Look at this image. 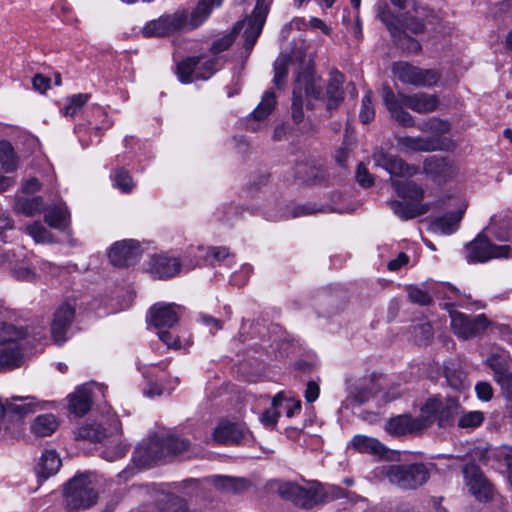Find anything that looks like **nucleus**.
Returning a JSON list of instances; mask_svg holds the SVG:
<instances>
[{
    "label": "nucleus",
    "instance_id": "1",
    "mask_svg": "<svg viewBox=\"0 0 512 512\" xmlns=\"http://www.w3.org/2000/svg\"><path fill=\"white\" fill-rule=\"evenodd\" d=\"M374 165L387 171L390 175L391 184L399 197L410 202L392 201L390 203L393 212L400 218L407 220L423 215L429 211V205L422 203L424 198L423 188L413 181H404L418 172V168L409 165L400 157L377 149L372 155Z\"/></svg>",
    "mask_w": 512,
    "mask_h": 512
},
{
    "label": "nucleus",
    "instance_id": "2",
    "mask_svg": "<svg viewBox=\"0 0 512 512\" xmlns=\"http://www.w3.org/2000/svg\"><path fill=\"white\" fill-rule=\"evenodd\" d=\"M271 2L272 0H257L250 17L243 22L237 23L232 32L213 42L211 47L212 53L216 55L227 50L235 40V33L241 29H244L245 49L251 51L262 32Z\"/></svg>",
    "mask_w": 512,
    "mask_h": 512
},
{
    "label": "nucleus",
    "instance_id": "3",
    "mask_svg": "<svg viewBox=\"0 0 512 512\" xmlns=\"http://www.w3.org/2000/svg\"><path fill=\"white\" fill-rule=\"evenodd\" d=\"M121 433V424L117 417L107 418L105 422L91 423L79 428L78 436L95 442L108 441L101 456L108 461H115L123 457L127 451L124 444L118 442L117 436Z\"/></svg>",
    "mask_w": 512,
    "mask_h": 512
},
{
    "label": "nucleus",
    "instance_id": "4",
    "mask_svg": "<svg viewBox=\"0 0 512 512\" xmlns=\"http://www.w3.org/2000/svg\"><path fill=\"white\" fill-rule=\"evenodd\" d=\"M189 442L175 436L158 437L156 435L144 439L135 448L133 462L140 468L150 466L152 463L170 454H180L186 451Z\"/></svg>",
    "mask_w": 512,
    "mask_h": 512
},
{
    "label": "nucleus",
    "instance_id": "5",
    "mask_svg": "<svg viewBox=\"0 0 512 512\" xmlns=\"http://www.w3.org/2000/svg\"><path fill=\"white\" fill-rule=\"evenodd\" d=\"M180 310V306L166 303L155 304L150 309V323L157 329L159 339L168 348L180 349L191 344L186 341L183 345L180 337L169 331L179 321Z\"/></svg>",
    "mask_w": 512,
    "mask_h": 512
},
{
    "label": "nucleus",
    "instance_id": "6",
    "mask_svg": "<svg viewBox=\"0 0 512 512\" xmlns=\"http://www.w3.org/2000/svg\"><path fill=\"white\" fill-rule=\"evenodd\" d=\"M381 473L391 484L402 489H416L429 479V469L423 463L384 465Z\"/></svg>",
    "mask_w": 512,
    "mask_h": 512
},
{
    "label": "nucleus",
    "instance_id": "7",
    "mask_svg": "<svg viewBox=\"0 0 512 512\" xmlns=\"http://www.w3.org/2000/svg\"><path fill=\"white\" fill-rule=\"evenodd\" d=\"M97 498L92 477L88 474L75 476L64 488V505L69 511L87 509Z\"/></svg>",
    "mask_w": 512,
    "mask_h": 512
},
{
    "label": "nucleus",
    "instance_id": "8",
    "mask_svg": "<svg viewBox=\"0 0 512 512\" xmlns=\"http://www.w3.org/2000/svg\"><path fill=\"white\" fill-rule=\"evenodd\" d=\"M450 326L453 333L461 340L481 337L489 328L495 325L485 314L475 316L459 311L450 312Z\"/></svg>",
    "mask_w": 512,
    "mask_h": 512
},
{
    "label": "nucleus",
    "instance_id": "9",
    "mask_svg": "<svg viewBox=\"0 0 512 512\" xmlns=\"http://www.w3.org/2000/svg\"><path fill=\"white\" fill-rule=\"evenodd\" d=\"M508 257H512L510 246L495 245L482 234L465 246V258L468 263H484L494 258Z\"/></svg>",
    "mask_w": 512,
    "mask_h": 512
},
{
    "label": "nucleus",
    "instance_id": "10",
    "mask_svg": "<svg viewBox=\"0 0 512 512\" xmlns=\"http://www.w3.org/2000/svg\"><path fill=\"white\" fill-rule=\"evenodd\" d=\"M394 76L405 84L421 87L435 86L441 74L435 69H423L408 62H397L392 68Z\"/></svg>",
    "mask_w": 512,
    "mask_h": 512
},
{
    "label": "nucleus",
    "instance_id": "11",
    "mask_svg": "<svg viewBox=\"0 0 512 512\" xmlns=\"http://www.w3.org/2000/svg\"><path fill=\"white\" fill-rule=\"evenodd\" d=\"M187 24V11L177 10L165 14L158 19L147 22L141 30L144 37H166L176 32H182Z\"/></svg>",
    "mask_w": 512,
    "mask_h": 512
},
{
    "label": "nucleus",
    "instance_id": "12",
    "mask_svg": "<svg viewBox=\"0 0 512 512\" xmlns=\"http://www.w3.org/2000/svg\"><path fill=\"white\" fill-rule=\"evenodd\" d=\"M319 81L311 74L298 75L293 90L292 117L296 123L303 120V98L319 99L321 97Z\"/></svg>",
    "mask_w": 512,
    "mask_h": 512
},
{
    "label": "nucleus",
    "instance_id": "13",
    "mask_svg": "<svg viewBox=\"0 0 512 512\" xmlns=\"http://www.w3.org/2000/svg\"><path fill=\"white\" fill-rule=\"evenodd\" d=\"M459 409V404L454 399L442 401L438 398H431L422 407V412L424 417L429 419V426L437 421L438 425L444 428L454 421Z\"/></svg>",
    "mask_w": 512,
    "mask_h": 512
},
{
    "label": "nucleus",
    "instance_id": "14",
    "mask_svg": "<svg viewBox=\"0 0 512 512\" xmlns=\"http://www.w3.org/2000/svg\"><path fill=\"white\" fill-rule=\"evenodd\" d=\"M429 427V419L424 417L423 412L418 417L410 415H399L386 422L385 430L393 436H404L418 434Z\"/></svg>",
    "mask_w": 512,
    "mask_h": 512
},
{
    "label": "nucleus",
    "instance_id": "15",
    "mask_svg": "<svg viewBox=\"0 0 512 512\" xmlns=\"http://www.w3.org/2000/svg\"><path fill=\"white\" fill-rule=\"evenodd\" d=\"M141 251L137 241L129 239L114 243L108 253L110 262L117 267H126L135 264Z\"/></svg>",
    "mask_w": 512,
    "mask_h": 512
},
{
    "label": "nucleus",
    "instance_id": "16",
    "mask_svg": "<svg viewBox=\"0 0 512 512\" xmlns=\"http://www.w3.org/2000/svg\"><path fill=\"white\" fill-rule=\"evenodd\" d=\"M250 438V432L244 425L228 421H221L213 431V441L218 444H241Z\"/></svg>",
    "mask_w": 512,
    "mask_h": 512
},
{
    "label": "nucleus",
    "instance_id": "17",
    "mask_svg": "<svg viewBox=\"0 0 512 512\" xmlns=\"http://www.w3.org/2000/svg\"><path fill=\"white\" fill-rule=\"evenodd\" d=\"M52 402L40 400L33 395H14L9 398L8 413L17 418H24L40 410H45Z\"/></svg>",
    "mask_w": 512,
    "mask_h": 512
},
{
    "label": "nucleus",
    "instance_id": "18",
    "mask_svg": "<svg viewBox=\"0 0 512 512\" xmlns=\"http://www.w3.org/2000/svg\"><path fill=\"white\" fill-rule=\"evenodd\" d=\"M464 478L469 491L480 501H487L492 496V488L485 479L479 467L475 464H467L464 469Z\"/></svg>",
    "mask_w": 512,
    "mask_h": 512
},
{
    "label": "nucleus",
    "instance_id": "19",
    "mask_svg": "<svg viewBox=\"0 0 512 512\" xmlns=\"http://www.w3.org/2000/svg\"><path fill=\"white\" fill-rule=\"evenodd\" d=\"M74 317L75 309L70 304L63 303L56 309L51 323V334L56 343L62 344L66 341Z\"/></svg>",
    "mask_w": 512,
    "mask_h": 512
},
{
    "label": "nucleus",
    "instance_id": "20",
    "mask_svg": "<svg viewBox=\"0 0 512 512\" xmlns=\"http://www.w3.org/2000/svg\"><path fill=\"white\" fill-rule=\"evenodd\" d=\"M397 147L403 153L410 152H432L440 149V141L436 138L421 136H395Z\"/></svg>",
    "mask_w": 512,
    "mask_h": 512
},
{
    "label": "nucleus",
    "instance_id": "21",
    "mask_svg": "<svg viewBox=\"0 0 512 512\" xmlns=\"http://www.w3.org/2000/svg\"><path fill=\"white\" fill-rule=\"evenodd\" d=\"M383 101L391 116L397 122L406 127L415 125L413 116L403 109L405 105L402 103L400 94L398 96L395 95L388 86L383 88Z\"/></svg>",
    "mask_w": 512,
    "mask_h": 512
},
{
    "label": "nucleus",
    "instance_id": "22",
    "mask_svg": "<svg viewBox=\"0 0 512 512\" xmlns=\"http://www.w3.org/2000/svg\"><path fill=\"white\" fill-rule=\"evenodd\" d=\"M405 107L419 114L434 112L439 105V99L435 94L417 92L412 95L400 94Z\"/></svg>",
    "mask_w": 512,
    "mask_h": 512
},
{
    "label": "nucleus",
    "instance_id": "23",
    "mask_svg": "<svg viewBox=\"0 0 512 512\" xmlns=\"http://www.w3.org/2000/svg\"><path fill=\"white\" fill-rule=\"evenodd\" d=\"M180 261L166 254L153 255L149 262V271L157 278L165 279L175 276L180 271Z\"/></svg>",
    "mask_w": 512,
    "mask_h": 512
},
{
    "label": "nucleus",
    "instance_id": "24",
    "mask_svg": "<svg viewBox=\"0 0 512 512\" xmlns=\"http://www.w3.org/2000/svg\"><path fill=\"white\" fill-rule=\"evenodd\" d=\"M199 57H188L180 61L176 66V74L182 83H190L195 80H207L211 77V72L202 73Z\"/></svg>",
    "mask_w": 512,
    "mask_h": 512
},
{
    "label": "nucleus",
    "instance_id": "25",
    "mask_svg": "<svg viewBox=\"0 0 512 512\" xmlns=\"http://www.w3.org/2000/svg\"><path fill=\"white\" fill-rule=\"evenodd\" d=\"M348 446L358 453L378 458H383L387 454V448L378 439L362 434L354 435Z\"/></svg>",
    "mask_w": 512,
    "mask_h": 512
},
{
    "label": "nucleus",
    "instance_id": "26",
    "mask_svg": "<svg viewBox=\"0 0 512 512\" xmlns=\"http://www.w3.org/2000/svg\"><path fill=\"white\" fill-rule=\"evenodd\" d=\"M223 0H201L191 12L183 31H190L201 26L208 18L213 8L219 7Z\"/></svg>",
    "mask_w": 512,
    "mask_h": 512
},
{
    "label": "nucleus",
    "instance_id": "27",
    "mask_svg": "<svg viewBox=\"0 0 512 512\" xmlns=\"http://www.w3.org/2000/svg\"><path fill=\"white\" fill-rule=\"evenodd\" d=\"M68 398L69 410L77 416L86 414L91 408V390L86 385L79 386Z\"/></svg>",
    "mask_w": 512,
    "mask_h": 512
},
{
    "label": "nucleus",
    "instance_id": "28",
    "mask_svg": "<svg viewBox=\"0 0 512 512\" xmlns=\"http://www.w3.org/2000/svg\"><path fill=\"white\" fill-rule=\"evenodd\" d=\"M466 207L467 203L464 200H460V206L456 212L447 213L435 220L433 224L434 229L446 235L454 233L458 228Z\"/></svg>",
    "mask_w": 512,
    "mask_h": 512
},
{
    "label": "nucleus",
    "instance_id": "29",
    "mask_svg": "<svg viewBox=\"0 0 512 512\" xmlns=\"http://www.w3.org/2000/svg\"><path fill=\"white\" fill-rule=\"evenodd\" d=\"M61 466L59 455L54 450H46L42 453L35 468L38 478L46 480L55 475Z\"/></svg>",
    "mask_w": 512,
    "mask_h": 512
},
{
    "label": "nucleus",
    "instance_id": "30",
    "mask_svg": "<svg viewBox=\"0 0 512 512\" xmlns=\"http://www.w3.org/2000/svg\"><path fill=\"white\" fill-rule=\"evenodd\" d=\"M27 335L28 332L23 326L0 321V346L22 345Z\"/></svg>",
    "mask_w": 512,
    "mask_h": 512
},
{
    "label": "nucleus",
    "instance_id": "31",
    "mask_svg": "<svg viewBox=\"0 0 512 512\" xmlns=\"http://www.w3.org/2000/svg\"><path fill=\"white\" fill-rule=\"evenodd\" d=\"M344 76L334 71L330 74V79L326 87L327 108L329 110L337 108L343 100L342 85Z\"/></svg>",
    "mask_w": 512,
    "mask_h": 512
},
{
    "label": "nucleus",
    "instance_id": "32",
    "mask_svg": "<svg viewBox=\"0 0 512 512\" xmlns=\"http://www.w3.org/2000/svg\"><path fill=\"white\" fill-rule=\"evenodd\" d=\"M58 427V418L54 414L47 413L35 417L31 422L30 430L38 437H46L52 435Z\"/></svg>",
    "mask_w": 512,
    "mask_h": 512
},
{
    "label": "nucleus",
    "instance_id": "33",
    "mask_svg": "<svg viewBox=\"0 0 512 512\" xmlns=\"http://www.w3.org/2000/svg\"><path fill=\"white\" fill-rule=\"evenodd\" d=\"M423 171L435 180H444L451 175L452 167L444 158L431 156L425 159Z\"/></svg>",
    "mask_w": 512,
    "mask_h": 512
},
{
    "label": "nucleus",
    "instance_id": "34",
    "mask_svg": "<svg viewBox=\"0 0 512 512\" xmlns=\"http://www.w3.org/2000/svg\"><path fill=\"white\" fill-rule=\"evenodd\" d=\"M19 257L13 251H7L1 255L0 264L7 266L12 275L18 280H31L34 277V273L27 267L18 266Z\"/></svg>",
    "mask_w": 512,
    "mask_h": 512
},
{
    "label": "nucleus",
    "instance_id": "35",
    "mask_svg": "<svg viewBox=\"0 0 512 512\" xmlns=\"http://www.w3.org/2000/svg\"><path fill=\"white\" fill-rule=\"evenodd\" d=\"M23 361L22 345L0 346V366L5 369L19 367Z\"/></svg>",
    "mask_w": 512,
    "mask_h": 512
},
{
    "label": "nucleus",
    "instance_id": "36",
    "mask_svg": "<svg viewBox=\"0 0 512 512\" xmlns=\"http://www.w3.org/2000/svg\"><path fill=\"white\" fill-rule=\"evenodd\" d=\"M486 230L499 241H510L512 239V216H504L500 220H497L495 216L492 217Z\"/></svg>",
    "mask_w": 512,
    "mask_h": 512
},
{
    "label": "nucleus",
    "instance_id": "37",
    "mask_svg": "<svg viewBox=\"0 0 512 512\" xmlns=\"http://www.w3.org/2000/svg\"><path fill=\"white\" fill-rule=\"evenodd\" d=\"M214 485L217 489L225 492L241 493L249 488L250 482L244 478L215 476Z\"/></svg>",
    "mask_w": 512,
    "mask_h": 512
},
{
    "label": "nucleus",
    "instance_id": "38",
    "mask_svg": "<svg viewBox=\"0 0 512 512\" xmlns=\"http://www.w3.org/2000/svg\"><path fill=\"white\" fill-rule=\"evenodd\" d=\"M507 359V352L500 348H495L491 355L485 359V364L494 372V380H497L498 376H503L508 373Z\"/></svg>",
    "mask_w": 512,
    "mask_h": 512
},
{
    "label": "nucleus",
    "instance_id": "39",
    "mask_svg": "<svg viewBox=\"0 0 512 512\" xmlns=\"http://www.w3.org/2000/svg\"><path fill=\"white\" fill-rule=\"evenodd\" d=\"M69 213L65 204L51 207L45 214V222L52 228L64 229L67 225Z\"/></svg>",
    "mask_w": 512,
    "mask_h": 512
},
{
    "label": "nucleus",
    "instance_id": "40",
    "mask_svg": "<svg viewBox=\"0 0 512 512\" xmlns=\"http://www.w3.org/2000/svg\"><path fill=\"white\" fill-rule=\"evenodd\" d=\"M302 492L298 504L303 507H312L324 500L325 493L320 483H313L307 488L302 487Z\"/></svg>",
    "mask_w": 512,
    "mask_h": 512
},
{
    "label": "nucleus",
    "instance_id": "41",
    "mask_svg": "<svg viewBox=\"0 0 512 512\" xmlns=\"http://www.w3.org/2000/svg\"><path fill=\"white\" fill-rule=\"evenodd\" d=\"M418 129L425 133H431L432 136L429 138H436L439 141L440 136L450 131V124L446 120L432 117L420 123Z\"/></svg>",
    "mask_w": 512,
    "mask_h": 512
},
{
    "label": "nucleus",
    "instance_id": "42",
    "mask_svg": "<svg viewBox=\"0 0 512 512\" xmlns=\"http://www.w3.org/2000/svg\"><path fill=\"white\" fill-rule=\"evenodd\" d=\"M445 377L449 386L455 390L466 386V374L458 363L448 362L445 365Z\"/></svg>",
    "mask_w": 512,
    "mask_h": 512
},
{
    "label": "nucleus",
    "instance_id": "43",
    "mask_svg": "<svg viewBox=\"0 0 512 512\" xmlns=\"http://www.w3.org/2000/svg\"><path fill=\"white\" fill-rule=\"evenodd\" d=\"M275 105V94L272 91L265 92L260 103L251 113V118L257 121L265 119L274 110Z\"/></svg>",
    "mask_w": 512,
    "mask_h": 512
},
{
    "label": "nucleus",
    "instance_id": "44",
    "mask_svg": "<svg viewBox=\"0 0 512 512\" xmlns=\"http://www.w3.org/2000/svg\"><path fill=\"white\" fill-rule=\"evenodd\" d=\"M0 162L6 173L13 172L18 167V160L12 145L8 141L0 142Z\"/></svg>",
    "mask_w": 512,
    "mask_h": 512
},
{
    "label": "nucleus",
    "instance_id": "45",
    "mask_svg": "<svg viewBox=\"0 0 512 512\" xmlns=\"http://www.w3.org/2000/svg\"><path fill=\"white\" fill-rule=\"evenodd\" d=\"M283 405V394L278 393L272 400V407L267 409L260 417L261 423L268 428H274L280 416L279 408Z\"/></svg>",
    "mask_w": 512,
    "mask_h": 512
},
{
    "label": "nucleus",
    "instance_id": "46",
    "mask_svg": "<svg viewBox=\"0 0 512 512\" xmlns=\"http://www.w3.org/2000/svg\"><path fill=\"white\" fill-rule=\"evenodd\" d=\"M43 204L44 203L41 197L19 199L15 204V209L17 212L26 216H34L41 213Z\"/></svg>",
    "mask_w": 512,
    "mask_h": 512
},
{
    "label": "nucleus",
    "instance_id": "47",
    "mask_svg": "<svg viewBox=\"0 0 512 512\" xmlns=\"http://www.w3.org/2000/svg\"><path fill=\"white\" fill-rule=\"evenodd\" d=\"M89 99L88 94H75L71 96L67 100V104L63 107L62 112L66 117L74 118L76 115H78L84 105L87 103Z\"/></svg>",
    "mask_w": 512,
    "mask_h": 512
},
{
    "label": "nucleus",
    "instance_id": "48",
    "mask_svg": "<svg viewBox=\"0 0 512 512\" xmlns=\"http://www.w3.org/2000/svg\"><path fill=\"white\" fill-rule=\"evenodd\" d=\"M113 185L122 193H130L135 184L131 175L124 169H117L113 175Z\"/></svg>",
    "mask_w": 512,
    "mask_h": 512
},
{
    "label": "nucleus",
    "instance_id": "49",
    "mask_svg": "<svg viewBox=\"0 0 512 512\" xmlns=\"http://www.w3.org/2000/svg\"><path fill=\"white\" fill-rule=\"evenodd\" d=\"M371 397V392L367 387L354 386L351 388L348 397L345 400L347 406L361 405L367 402Z\"/></svg>",
    "mask_w": 512,
    "mask_h": 512
},
{
    "label": "nucleus",
    "instance_id": "50",
    "mask_svg": "<svg viewBox=\"0 0 512 512\" xmlns=\"http://www.w3.org/2000/svg\"><path fill=\"white\" fill-rule=\"evenodd\" d=\"M163 512H191L186 500L175 494L166 495L165 506L162 507Z\"/></svg>",
    "mask_w": 512,
    "mask_h": 512
},
{
    "label": "nucleus",
    "instance_id": "51",
    "mask_svg": "<svg viewBox=\"0 0 512 512\" xmlns=\"http://www.w3.org/2000/svg\"><path fill=\"white\" fill-rule=\"evenodd\" d=\"M26 231L37 243L52 242V235L40 222H34L28 225Z\"/></svg>",
    "mask_w": 512,
    "mask_h": 512
},
{
    "label": "nucleus",
    "instance_id": "52",
    "mask_svg": "<svg viewBox=\"0 0 512 512\" xmlns=\"http://www.w3.org/2000/svg\"><path fill=\"white\" fill-rule=\"evenodd\" d=\"M484 421V415L480 411H469L463 413L458 419V425L461 428H476Z\"/></svg>",
    "mask_w": 512,
    "mask_h": 512
},
{
    "label": "nucleus",
    "instance_id": "53",
    "mask_svg": "<svg viewBox=\"0 0 512 512\" xmlns=\"http://www.w3.org/2000/svg\"><path fill=\"white\" fill-rule=\"evenodd\" d=\"M374 116L375 111L371 101V91L368 90L362 98L359 119L362 123L367 124L373 120Z\"/></svg>",
    "mask_w": 512,
    "mask_h": 512
},
{
    "label": "nucleus",
    "instance_id": "54",
    "mask_svg": "<svg viewBox=\"0 0 512 512\" xmlns=\"http://www.w3.org/2000/svg\"><path fill=\"white\" fill-rule=\"evenodd\" d=\"M288 63H289V57L287 55H281L278 57L274 63V83L277 86H280V84L283 83L285 77L288 73Z\"/></svg>",
    "mask_w": 512,
    "mask_h": 512
},
{
    "label": "nucleus",
    "instance_id": "55",
    "mask_svg": "<svg viewBox=\"0 0 512 512\" xmlns=\"http://www.w3.org/2000/svg\"><path fill=\"white\" fill-rule=\"evenodd\" d=\"M495 381L501 386L502 394L507 400V406L512 416V373L508 372L503 376H498Z\"/></svg>",
    "mask_w": 512,
    "mask_h": 512
},
{
    "label": "nucleus",
    "instance_id": "56",
    "mask_svg": "<svg viewBox=\"0 0 512 512\" xmlns=\"http://www.w3.org/2000/svg\"><path fill=\"white\" fill-rule=\"evenodd\" d=\"M278 492L283 498L296 502L297 504L299 501V496L301 493H303L301 486L291 482L281 484L279 486Z\"/></svg>",
    "mask_w": 512,
    "mask_h": 512
},
{
    "label": "nucleus",
    "instance_id": "57",
    "mask_svg": "<svg viewBox=\"0 0 512 512\" xmlns=\"http://www.w3.org/2000/svg\"><path fill=\"white\" fill-rule=\"evenodd\" d=\"M196 251L199 253V257H212L215 261L225 260L230 255L226 247H209L207 249L198 247Z\"/></svg>",
    "mask_w": 512,
    "mask_h": 512
},
{
    "label": "nucleus",
    "instance_id": "58",
    "mask_svg": "<svg viewBox=\"0 0 512 512\" xmlns=\"http://www.w3.org/2000/svg\"><path fill=\"white\" fill-rule=\"evenodd\" d=\"M408 296L411 302L419 305H429L432 302L429 293L417 286L409 287Z\"/></svg>",
    "mask_w": 512,
    "mask_h": 512
},
{
    "label": "nucleus",
    "instance_id": "59",
    "mask_svg": "<svg viewBox=\"0 0 512 512\" xmlns=\"http://www.w3.org/2000/svg\"><path fill=\"white\" fill-rule=\"evenodd\" d=\"M178 383V378H174L172 382H169L168 384H158L157 382L151 383L149 389L145 391V394L152 397L156 395L160 396L165 392L170 393Z\"/></svg>",
    "mask_w": 512,
    "mask_h": 512
},
{
    "label": "nucleus",
    "instance_id": "60",
    "mask_svg": "<svg viewBox=\"0 0 512 512\" xmlns=\"http://www.w3.org/2000/svg\"><path fill=\"white\" fill-rule=\"evenodd\" d=\"M395 39L398 41L399 45H401L409 52L417 53L421 50V45L417 40L407 36L405 33H402L401 31L400 34H397V38Z\"/></svg>",
    "mask_w": 512,
    "mask_h": 512
},
{
    "label": "nucleus",
    "instance_id": "61",
    "mask_svg": "<svg viewBox=\"0 0 512 512\" xmlns=\"http://www.w3.org/2000/svg\"><path fill=\"white\" fill-rule=\"evenodd\" d=\"M356 179L363 187H370L374 183L372 175L368 172L366 166L362 163L358 164Z\"/></svg>",
    "mask_w": 512,
    "mask_h": 512
},
{
    "label": "nucleus",
    "instance_id": "62",
    "mask_svg": "<svg viewBox=\"0 0 512 512\" xmlns=\"http://www.w3.org/2000/svg\"><path fill=\"white\" fill-rule=\"evenodd\" d=\"M381 21L387 26L393 38H397V34H400V30L394 24V16L388 10H384L380 13Z\"/></svg>",
    "mask_w": 512,
    "mask_h": 512
},
{
    "label": "nucleus",
    "instance_id": "63",
    "mask_svg": "<svg viewBox=\"0 0 512 512\" xmlns=\"http://www.w3.org/2000/svg\"><path fill=\"white\" fill-rule=\"evenodd\" d=\"M477 397L482 401H489L493 396V389L488 382H479L475 386Z\"/></svg>",
    "mask_w": 512,
    "mask_h": 512
},
{
    "label": "nucleus",
    "instance_id": "64",
    "mask_svg": "<svg viewBox=\"0 0 512 512\" xmlns=\"http://www.w3.org/2000/svg\"><path fill=\"white\" fill-rule=\"evenodd\" d=\"M320 394V387L319 384L316 381H309L307 383L305 392H304V398L306 402L313 403L315 402Z\"/></svg>",
    "mask_w": 512,
    "mask_h": 512
}]
</instances>
